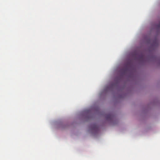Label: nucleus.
Returning <instances> with one entry per match:
<instances>
[{"instance_id": "7ed1b4c3", "label": "nucleus", "mask_w": 160, "mask_h": 160, "mask_svg": "<svg viewBox=\"0 0 160 160\" xmlns=\"http://www.w3.org/2000/svg\"><path fill=\"white\" fill-rule=\"evenodd\" d=\"M157 28L159 29H160V22L157 25Z\"/></svg>"}, {"instance_id": "f03ea898", "label": "nucleus", "mask_w": 160, "mask_h": 160, "mask_svg": "<svg viewBox=\"0 0 160 160\" xmlns=\"http://www.w3.org/2000/svg\"><path fill=\"white\" fill-rule=\"evenodd\" d=\"M112 116L111 114H109L107 115L106 117V118L107 119H112Z\"/></svg>"}, {"instance_id": "f257e3e1", "label": "nucleus", "mask_w": 160, "mask_h": 160, "mask_svg": "<svg viewBox=\"0 0 160 160\" xmlns=\"http://www.w3.org/2000/svg\"><path fill=\"white\" fill-rule=\"evenodd\" d=\"M98 126L96 124H94L93 125L92 129L93 130L97 131L98 130Z\"/></svg>"}]
</instances>
